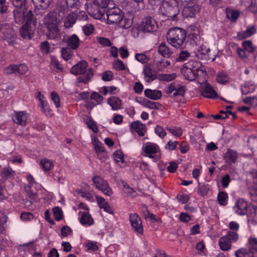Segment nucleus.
Here are the masks:
<instances>
[{"mask_svg":"<svg viewBox=\"0 0 257 257\" xmlns=\"http://www.w3.org/2000/svg\"><path fill=\"white\" fill-rule=\"evenodd\" d=\"M217 200L220 205L226 206L228 203L227 194L225 192H219L218 194Z\"/></svg>","mask_w":257,"mask_h":257,"instance_id":"obj_41","label":"nucleus"},{"mask_svg":"<svg viewBox=\"0 0 257 257\" xmlns=\"http://www.w3.org/2000/svg\"><path fill=\"white\" fill-rule=\"evenodd\" d=\"M88 63L85 61H81L78 63L74 65L71 69V72L76 75L84 74L82 76L78 78V82L87 83L93 76V71L92 68H89L86 71Z\"/></svg>","mask_w":257,"mask_h":257,"instance_id":"obj_4","label":"nucleus"},{"mask_svg":"<svg viewBox=\"0 0 257 257\" xmlns=\"http://www.w3.org/2000/svg\"><path fill=\"white\" fill-rule=\"evenodd\" d=\"M51 97L56 107L57 108L59 107L60 106V101L58 93L55 91L52 92L51 94Z\"/></svg>","mask_w":257,"mask_h":257,"instance_id":"obj_52","label":"nucleus"},{"mask_svg":"<svg viewBox=\"0 0 257 257\" xmlns=\"http://www.w3.org/2000/svg\"><path fill=\"white\" fill-rule=\"evenodd\" d=\"M35 6V9L34 12L36 15L39 17V18L43 16L47 13V10L48 8H39L37 6Z\"/></svg>","mask_w":257,"mask_h":257,"instance_id":"obj_57","label":"nucleus"},{"mask_svg":"<svg viewBox=\"0 0 257 257\" xmlns=\"http://www.w3.org/2000/svg\"><path fill=\"white\" fill-rule=\"evenodd\" d=\"M35 6H37L39 8H48L51 3V0H33Z\"/></svg>","mask_w":257,"mask_h":257,"instance_id":"obj_45","label":"nucleus"},{"mask_svg":"<svg viewBox=\"0 0 257 257\" xmlns=\"http://www.w3.org/2000/svg\"><path fill=\"white\" fill-rule=\"evenodd\" d=\"M89 188V186L85 185V188L82 189H77L76 190V192L78 194H79L80 196L85 198L86 199L93 201V195L88 191V188Z\"/></svg>","mask_w":257,"mask_h":257,"instance_id":"obj_31","label":"nucleus"},{"mask_svg":"<svg viewBox=\"0 0 257 257\" xmlns=\"http://www.w3.org/2000/svg\"><path fill=\"white\" fill-rule=\"evenodd\" d=\"M108 103L113 110H117L120 108L121 101L118 97H112L108 99Z\"/></svg>","mask_w":257,"mask_h":257,"instance_id":"obj_38","label":"nucleus"},{"mask_svg":"<svg viewBox=\"0 0 257 257\" xmlns=\"http://www.w3.org/2000/svg\"><path fill=\"white\" fill-rule=\"evenodd\" d=\"M247 202L243 199H239L236 201L233 207V210L237 215L243 216L247 213Z\"/></svg>","mask_w":257,"mask_h":257,"instance_id":"obj_12","label":"nucleus"},{"mask_svg":"<svg viewBox=\"0 0 257 257\" xmlns=\"http://www.w3.org/2000/svg\"><path fill=\"white\" fill-rule=\"evenodd\" d=\"M219 244L220 249L223 251H227L230 249L231 242L227 236H224L220 238Z\"/></svg>","mask_w":257,"mask_h":257,"instance_id":"obj_32","label":"nucleus"},{"mask_svg":"<svg viewBox=\"0 0 257 257\" xmlns=\"http://www.w3.org/2000/svg\"><path fill=\"white\" fill-rule=\"evenodd\" d=\"M158 53L166 58H172L174 55L173 50L166 43L162 42L158 47Z\"/></svg>","mask_w":257,"mask_h":257,"instance_id":"obj_14","label":"nucleus"},{"mask_svg":"<svg viewBox=\"0 0 257 257\" xmlns=\"http://www.w3.org/2000/svg\"><path fill=\"white\" fill-rule=\"evenodd\" d=\"M27 119V114L24 111L16 112L13 117L14 122L20 124L22 127L25 125Z\"/></svg>","mask_w":257,"mask_h":257,"instance_id":"obj_20","label":"nucleus"},{"mask_svg":"<svg viewBox=\"0 0 257 257\" xmlns=\"http://www.w3.org/2000/svg\"><path fill=\"white\" fill-rule=\"evenodd\" d=\"M34 215L30 212H24L21 214V219L24 222L30 221L33 220Z\"/></svg>","mask_w":257,"mask_h":257,"instance_id":"obj_54","label":"nucleus"},{"mask_svg":"<svg viewBox=\"0 0 257 257\" xmlns=\"http://www.w3.org/2000/svg\"><path fill=\"white\" fill-rule=\"evenodd\" d=\"M106 15L107 16V22L109 24H118L122 16L121 10L116 7L108 10Z\"/></svg>","mask_w":257,"mask_h":257,"instance_id":"obj_11","label":"nucleus"},{"mask_svg":"<svg viewBox=\"0 0 257 257\" xmlns=\"http://www.w3.org/2000/svg\"><path fill=\"white\" fill-rule=\"evenodd\" d=\"M236 159V152L232 150L228 151L224 156V159L226 162L229 164L235 163Z\"/></svg>","mask_w":257,"mask_h":257,"instance_id":"obj_39","label":"nucleus"},{"mask_svg":"<svg viewBox=\"0 0 257 257\" xmlns=\"http://www.w3.org/2000/svg\"><path fill=\"white\" fill-rule=\"evenodd\" d=\"M145 96L153 100H158L162 96L161 91L157 90L146 89L144 91Z\"/></svg>","mask_w":257,"mask_h":257,"instance_id":"obj_30","label":"nucleus"},{"mask_svg":"<svg viewBox=\"0 0 257 257\" xmlns=\"http://www.w3.org/2000/svg\"><path fill=\"white\" fill-rule=\"evenodd\" d=\"M72 50V49L69 47H63L61 48V56L65 61H68L72 58L73 55Z\"/></svg>","mask_w":257,"mask_h":257,"instance_id":"obj_40","label":"nucleus"},{"mask_svg":"<svg viewBox=\"0 0 257 257\" xmlns=\"http://www.w3.org/2000/svg\"><path fill=\"white\" fill-rule=\"evenodd\" d=\"M130 220L132 227L135 231L142 234L143 232V227L141 218L137 214L133 213L130 216Z\"/></svg>","mask_w":257,"mask_h":257,"instance_id":"obj_13","label":"nucleus"},{"mask_svg":"<svg viewBox=\"0 0 257 257\" xmlns=\"http://www.w3.org/2000/svg\"><path fill=\"white\" fill-rule=\"evenodd\" d=\"M170 65V62L169 61L163 59L157 62L156 67L159 71H162Z\"/></svg>","mask_w":257,"mask_h":257,"instance_id":"obj_47","label":"nucleus"},{"mask_svg":"<svg viewBox=\"0 0 257 257\" xmlns=\"http://www.w3.org/2000/svg\"><path fill=\"white\" fill-rule=\"evenodd\" d=\"M248 146L251 148H257V137L251 136L248 139Z\"/></svg>","mask_w":257,"mask_h":257,"instance_id":"obj_64","label":"nucleus"},{"mask_svg":"<svg viewBox=\"0 0 257 257\" xmlns=\"http://www.w3.org/2000/svg\"><path fill=\"white\" fill-rule=\"evenodd\" d=\"M181 72L184 77L190 81H193L197 76H200V73L189 69L184 65H183V67L181 69Z\"/></svg>","mask_w":257,"mask_h":257,"instance_id":"obj_21","label":"nucleus"},{"mask_svg":"<svg viewBox=\"0 0 257 257\" xmlns=\"http://www.w3.org/2000/svg\"><path fill=\"white\" fill-rule=\"evenodd\" d=\"M31 24H25L20 29V33L24 39H30L33 36L34 30L30 26Z\"/></svg>","mask_w":257,"mask_h":257,"instance_id":"obj_22","label":"nucleus"},{"mask_svg":"<svg viewBox=\"0 0 257 257\" xmlns=\"http://www.w3.org/2000/svg\"><path fill=\"white\" fill-rule=\"evenodd\" d=\"M191 56L190 53L186 50H182L180 52L179 56L177 58L178 61L182 62L186 60Z\"/></svg>","mask_w":257,"mask_h":257,"instance_id":"obj_56","label":"nucleus"},{"mask_svg":"<svg viewBox=\"0 0 257 257\" xmlns=\"http://www.w3.org/2000/svg\"><path fill=\"white\" fill-rule=\"evenodd\" d=\"M254 253L247 248H241L235 252L236 257H254Z\"/></svg>","mask_w":257,"mask_h":257,"instance_id":"obj_35","label":"nucleus"},{"mask_svg":"<svg viewBox=\"0 0 257 257\" xmlns=\"http://www.w3.org/2000/svg\"><path fill=\"white\" fill-rule=\"evenodd\" d=\"M143 154L146 157L153 159L155 162L160 160L161 157L160 150L156 144L147 142L142 147Z\"/></svg>","mask_w":257,"mask_h":257,"instance_id":"obj_6","label":"nucleus"},{"mask_svg":"<svg viewBox=\"0 0 257 257\" xmlns=\"http://www.w3.org/2000/svg\"><path fill=\"white\" fill-rule=\"evenodd\" d=\"M61 233L62 237H67L72 234V230L67 226H63L61 228Z\"/></svg>","mask_w":257,"mask_h":257,"instance_id":"obj_62","label":"nucleus"},{"mask_svg":"<svg viewBox=\"0 0 257 257\" xmlns=\"http://www.w3.org/2000/svg\"><path fill=\"white\" fill-rule=\"evenodd\" d=\"M77 20V15L72 12H70L64 20V26L69 29L73 26Z\"/></svg>","mask_w":257,"mask_h":257,"instance_id":"obj_27","label":"nucleus"},{"mask_svg":"<svg viewBox=\"0 0 257 257\" xmlns=\"http://www.w3.org/2000/svg\"><path fill=\"white\" fill-rule=\"evenodd\" d=\"M91 139L97 158L101 162L105 161L107 158V153L104 147L95 136L91 135Z\"/></svg>","mask_w":257,"mask_h":257,"instance_id":"obj_9","label":"nucleus"},{"mask_svg":"<svg viewBox=\"0 0 257 257\" xmlns=\"http://www.w3.org/2000/svg\"><path fill=\"white\" fill-rule=\"evenodd\" d=\"M39 164L45 172L50 171L54 167L53 162L47 158L42 159L40 161Z\"/></svg>","mask_w":257,"mask_h":257,"instance_id":"obj_33","label":"nucleus"},{"mask_svg":"<svg viewBox=\"0 0 257 257\" xmlns=\"http://www.w3.org/2000/svg\"><path fill=\"white\" fill-rule=\"evenodd\" d=\"M7 219L6 214L0 210V233H3L5 229Z\"/></svg>","mask_w":257,"mask_h":257,"instance_id":"obj_43","label":"nucleus"},{"mask_svg":"<svg viewBox=\"0 0 257 257\" xmlns=\"http://www.w3.org/2000/svg\"><path fill=\"white\" fill-rule=\"evenodd\" d=\"M242 46L243 49L248 53H252L255 50L251 41L246 40L243 41L242 43Z\"/></svg>","mask_w":257,"mask_h":257,"instance_id":"obj_44","label":"nucleus"},{"mask_svg":"<svg viewBox=\"0 0 257 257\" xmlns=\"http://www.w3.org/2000/svg\"><path fill=\"white\" fill-rule=\"evenodd\" d=\"M226 16L229 19L232 21H235L239 16V13L236 11L229 10L227 11Z\"/></svg>","mask_w":257,"mask_h":257,"instance_id":"obj_58","label":"nucleus"},{"mask_svg":"<svg viewBox=\"0 0 257 257\" xmlns=\"http://www.w3.org/2000/svg\"><path fill=\"white\" fill-rule=\"evenodd\" d=\"M133 16L132 15L128 14L123 17H121V20L119 23V26L123 29H128L130 28L133 24Z\"/></svg>","mask_w":257,"mask_h":257,"instance_id":"obj_28","label":"nucleus"},{"mask_svg":"<svg viewBox=\"0 0 257 257\" xmlns=\"http://www.w3.org/2000/svg\"><path fill=\"white\" fill-rule=\"evenodd\" d=\"M229 238V240L232 241H236L238 239V235L235 231H229L227 232V234L225 235Z\"/></svg>","mask_w":257,"mask_h":257,"instance_id":"obj_61","label":"nucleus"},{"mask_svg":"<svg viewBox=\"0 0 257 257\" xmlns=\"http://www.w3.org/2000/svg\"><path fill=\"white\" fill-rule=\"evenodd\" d=\"M53 11L56 13L57 14V17L59 19L60 22L69 13H68L69 10L68 8H66L64 6H58Z\"/></svg>","mask_w":257,"mask_h":257,"instance_id":"obj_29","label":"nucleus"},{"mask_svg":"<svg viewBox=\"0 0 257 257\" xmlns=\"http://www.w3.org/2000/svg\"><path fill=\"white\" fill-rule=\"evenodd\" d=\"M121 184L123 187V191L124 193L130 196H136V193L133 188H131L124 181H121Z\"/></svg>","mask_w":257,"mask_h":257,"instance_id":"obj_42","label":"nucleus"},{"mask_svg":"<svg viewBox=\"0 0 257 257\" xmlns=\"http://www.w3.org/2000/svg\"><path fill=\"white\" fill-rule=\"evenodd\" d=\"M144 79L147 82H151L156 79L157 76L154 71L152 70L150 65L144 66L143 69Z\"/></svg>","mask_w":257,"mask_h":257,"instance_id":"obj_18","label":"nucleus"},{"mask_svg":"<svg viewBox=\"0 0 257 257\" xmlns=\"http://www.w3.org/2000/svg\"><path fill=\"white\" fill-rule=\"evenodd\" d=\"M79 219L81 224L86 226H89L94 223L93 219L88 211H80Z\"/></svg>","mask_w":257,"mask_h":257,"instance_id":"obj_15","label":"nucleus"},{"mask_svg":"<svg viewBox=\"0 0 257 257\" xmlns=\"http://www.w3.org/2000/svg\"><path fill=\"white\" fill-rule=\"evenodd\" d=\"M183 6V14L187 17H194L199 11V6L195 0L184 1Z\"/></svg>","mask_w":257,"mask_h":257,"instance_id":"obj_8","label":"nucleus"},{"mask_svg":"<svg viewBox=\"0 0 257 257\" xmlns=\"http://www.w3.org/2000/svg\"><path fill=\"white\" fill-rule=\"evenodd\" d=\"M184 65L190 69L197 72L200 74V76H203L205 73V71L202 68V64L196 61L191 60Z\"/></svg>","mask_w":257,"mask_h":257,"instance_id":"obj_16","label":"nucleus"},{"mask_svg":"<svg viewBox=\"0 0 257 257\" xmlns=\"http://www.w3.org/2000/svg\"><path fill=\"white\" fill-rule=\"evenodd\" d=\"M187 33L186 31L179 27L170 29L167 33V39L168 43L176 48H182L185 43Z\"/></svg>","mask_w":257,"mask_h":257,"instance_id":"obj_2","label":"nucleus"},{"mask_svg":"<svg viewBox=\"0 0 257 257\" xmlns=\"http://www.w3.org/2000/svg\"><path fill=\"white\" fill-rule=\"evenodd\" d=\"M83 246L85 247L86 251L89 252L95 251L98 249L97 242L94 241L88 240L83 244Z\"/></svg>","mask_w":257,"mask_h":257,"instance_id":"obj_36","label":"nucleus"},{"mask_svg":"<svg viewBox=\"0 0 257 257\" xmlns=\"http://www.w3.org/2000/svg\"><path fill=\"white\" fill-rule=\"evenodd\" d=\"M247 221L248 225H257V207H252L247 214Z\"/></svg>","mask_w":257,"mask_h":257,"instance_id":"obj_19","label":"nucleus"},{"mask_svg":"<svg viewBox=\"0 0 257 257\" xmlns=\"http://www.w3.org/2000/svg\"><path fill=\"white\" fill-rule=\"evenodd\" d=\"M57 14L53 11L46 14L43 18V24L48 30V37L49 39H54L60 35V31L58 25L60 23Z\"/></svg>","mask_w":257,"mask_h":257,"instance_id":"obj_1","label":"nucleus"},{"mask_svg":"<svg viewBox=\"0 0 257 257\" xmlns=\"http://www.w3.org/2000/svg\"><path fill=\"white\" fill-rule=\"evenodd\" d=\"M255 32L256 29L255 27L251 26L247 28V29L243 33L241 37L242 38H245L252 36Z\"/></svg>","mask_w":257,"mask_h":257,"instance_id":"obj_46","label":"nucleus"},{"mask_svg":"<svg viewBox=\"0 0 257 257\" xmlns=\"http://www.w3.org/2000/svg\"><path fill=\"white\" fill-rule=\"evenodd\" d=\"M136 59L142 63H146L149 60V58L144 53H138L135 55Z\"/></svg>","mask_w":257,"mask_h":257,"instance_id":"obj_53","label":"nucleus"},{"mask_svg":"<svg viewBox=\"0 0 257 257\" xmlns=\"http://www.w3.org/2000/svg\"><path fill=\"white\" fill-rule=\"evenodd\" d=\"M13 15L16 23L18 24H33L35 28L37 24V18H34L32 12L25 9V6L22 8H17L13 11Z\"/></svg>","mask_w":257,"mask_h":257,"instance_id":"obj_3","label":"nucleus"},{"mask_svg":"<svg viewBox=\"0 0 257 257\" xmlns=\"http://www.w3.org/2000/svg\"><path fill=\"white\" fill-rule=\"evenodd\" d=\"M113 158L115 162L121 167H124L125 163L124 161L123 155L121 151L117 150L113 154Z\"/></svg>","mask_w":257,"mask_h":257,"instance_id":"obj_34","label":"nucleus"},{"mask_svg":"<svg viewBox=\"0 0 257 257\" xmlns=\"http://www.w3.org/2000/svg\"><path fill=\"white\" fill-rule=\"evenodd\" d=\"M174 91L179 92V96H183L185 93V90L183 86H181L175 82L171 83L170 85L167 87L166 92L168 94L172 93Z\"/></svg>","mask_w":257,"mask_h":257,"instance_id":"obj_23","label":"nucleus"},{"mask_svg":"<svg viewBox=\"0 0 257 257\" xmlns=\"http://www.w3.org/2000/svg\"><path fill=\"white\" fill-rule=\"evenodd\" d=\"M16 68L17 65L15 64H11L4 69V73L6 74H16Z\"/></svg>","mask_w":257,"mask_h":257,"instance_id":"obj_49","label":"nucleus"},{"mask_svg":"<svg viewBox=\"0 0 257 257\" xmlns=\"http://www.w3.org/2000/svg\"><path fill=\"white\" fill-rule=\"evenodd\" d=\"M28 70V67L24 64L17 65L16 74H24Z\"/></svg>","mask_w":257,"mask_h":257,"instance_id":"obj_63","label":"nucleus"},{"mask_svg":"<svg viewBox=\"0 0 257 257\" xmlns=\"http://www.w3.org/2000/svg\"><path fill=\"white\" fill-rule=\"evenodd\" d=\"M79 42L80 40L75 34L71 35L66 40V43L68 46V47L73 50H76L78 48Z\"/></svg>","mask_w":257,"mask_h":257,"instance_id":"obj_24","label":"nucleus"},{"mask_svg":"<svg viewBox=\"0 0 257 257\" xmlns=\"http://www.w3.org/2000/svg\"><path fill=\"white\" fill-rule=\"evenodd\" d=\"M246 246L247 248L251 250L253 253L257 252V238L255 237H249Z\"/></svg>","mask_w":257,"mask_h":257,"instance_id":"obj_37","label":"nucleus"},{"mask_svg":"<svg viewBox=\"0 0 257 257\" xmlns=\"http://www.w3.org/2000/svg\"><path fill=\"white\" fill-rule=\"evenodd\" d=\"M113 67L116 70H124L125 69L124 64L120 60H116L113 63Z\"/></svg>","mask_w":257,"mask_h":257,"instance_id":"obj_51","label":"nucleus"},{"mask_svg":"<svg viewBox=\"0 0 257 257\" xmlns=\"http://www.w3.org/2000/svg\"><path fill=\"white\" fill-rule=\"evenodd\" d=\"M96 200L99 207L103 209V210L109 214H112L113 212L112 208L109 205L108 202H106L105 199L100 196H96Z\"/></svg>","mask_w":257,"mask_h":257,"instance_id":"obj_25","label":"nucleus"},{"mask_svg":"<svg viewBox=\"0 0 257 257\" xmlns=\"http://www.w3.org/2000/svg\"><path fill=\"white\" fill-rule=\"evenodd\" d=\"M83 120L89 128H97L96 123L91 118H90L87 115H86L84 117Z\"/></svg>","mask_w":257,"mask_h":257,"instance_id":"obj_48","label":"nucleus"},{"mask_svg":"<svg viewBox=\"0 0 257 257\" xmlns=\"http://www.w3.org/2000/svg\"><path fill=\"white\" fill-rule=\"evenodd\" d=\"M201 93L206 98L215 99L217 97V93L208 84H206L201 89Z\"/></svg>","mask_w":257,"mask_h":257,"instance_id":"obj_17","label":"nucleus"},{"mask_svg":"<svg viewBox=\"0 0 257 257\" xmlns=\"http://www.w3.org/2000/svg\"><path fill=\"white\" fill-rule=\"evenodd\" d=\"M93 185L101 191L104 195L110 196L113 191L108 183L99 176H95L93 178Z\"/></svg>","mask_w":257,"mask_h":257,"instance_id":"obj_7","label":"nucleus"},{"mask_svg":"<svg viewBox=\"0 0 257 257\" xmlns=\"http://www.w3.org/2000/svg\"><path fill=\"white\" fill-rule=\"evenodd\" d=\"M15 33L11 30L10 34H5V39L10 44H12L16 40Z\"/></svg>","mask_w":257,"mask_h":257,"instance_id":"obj_50","label":"nucleus"},{"mask_svg":"<svg viewBox=\"0 0 257 257\" xmlns=\"http://www.w3.org/2000/svg\"><path fill=\"white\" fill-rule=\"evenodd\" d=\"M179 12L178 2L176 0H164L159 8V13L163 16L175 19Z\"/></svg>","mask_w":257,"mask_h":257,"instance_id":"obj_5","label":"nucleus"},{"mask_svg":"<svg viewBox=\"0 0 257 257\" xmlns=\"http://www.w3.org/2000/svg\"><path fill=\"white\" fill-rule=\"evenodd\" d=\"M54 216L56 220L59 221L62 219L63 214L62 211L60 207H55L53 210Z\"/></svg>","mask_w":257,"mask_h":257,"instance_id":"obj_55","label":"nucleus"},{"mask_svg":"<svg viewBox=\"0 0 257 257\" xmlns=\"http://www.w3.org/2000/svg\"><path fill=\"white\" fill-rule=\"evenodd\" d=\"M216 80L219 83H225L228 81V76L224 73H220L217 75Z\"/></svg>","mask_w":257,"mask_h":257,"instance_id":"obj_60","label":"nucleus"},{"mask_svg":"<svg viewBox=\"0 0 257 257\" xmlns=\"http://www.w3.org/2000/svg\"><path fill=\"white\" fill-rule=\"evenodd\" d=\"M136 100L143 106L151 109H157L158 108V106L160 105L159 103L153 102L142 97L136 98Z\"/></svg>","mask_w":257,"mask_h":257,"instance_id":"obj_26","label":"nucleus"},{"mask_svg":"<svg viewBox=\"0 0 257 257\" xmlns=\"http://www.w3.org/2000/svg\"><path fill=\"white\" fill-rule=\"evenodd\" d=\"M141 28L144 32L153 33L157 31L158 26L154 18L148 16L143 18L141 24Z\"/></svg>","mask_w":257,"mask_h":257,"instance_id":"obj_10","label":"nucleus"},{"mask_svg":"<svg viewBox=\"0 0 257 257\" xmlns=\"http://www.w3.org/2000/svg\"><path fill=\"white\" fill-rule=\"evenodd\" d=\"M97 41L101 45L104 46H110L111 43L110 40L104 37L97 38Z\"/></svg>","mask_w":257,"mask_h":257,"instance_id":"obj_59","label":"nucleus"}]
</instances>
